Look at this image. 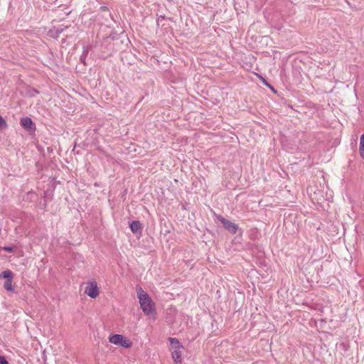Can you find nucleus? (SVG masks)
I'll use <instances>...</instances> for the list:
<instances>
[{
	"instance_id": "obj_7",
	"label": "nucleus",
	"mask_w": 364,
	"mask_h": 364,
	"mask_svg": "<svg viewBox=\"0 0 364 364\" xmlns=\"http://www.w3.org/2000/svg\"><path fill=\"white\" fill-rule=\"evenodd\" d=\"M183 346L175 348L172 352V358L176 363H181V349Z\"/></svg>"
},
{
	"instance_id": "obj_8",
	"label": "nucleus",
	"mask_w": 364,
	"mask_h": 364,
	"mask_svg": "<svg viewBox=\"0 0 364 364\" xmlns=\"http://www.w3.org/2000/svg\"><path fill=\"white\" fill-rule=\"evenodd\" d=\"M13 272L9 269L4 270L0 274V278H4L6 280L13 279Z\"/></svg>"
},
{
	"instance_id": "obj_16",
	"label": "nucleus",
	"mask_w": 364,
	"mask_h": 364,
	"mask_svg": "<svg viewBox=\"0 0 364 364\" xmlns=\"http://www.w3.org/2000/svg\"><path fill=\"white\" fill-rule=\"evenodd\" d=\"M262 80H263L264 83L267 86H268V87H270L272 90H274L273 87H272V86H271V85H269V83H268V82H267L264 78L262 79Z\"/></svg>"
},
{
	"instance_id": "obj_14",
	"label": "nucleus",
	"mask_w": 364,
	"mask_h": 364,
	"mask_svg": "<svg viewBox=\"0 0 364 364\" xmlns=\"http://www.w3.org/2000/svg\"><path fill=\"white\" fill-rule=\"evenodd\" d=\"M6 120L0 115V127H6Z\"/></svg>"
},
{
	"instance_id": "obj_10",
	"label": "nucleus",
	"mask_w": 364,
	"mask_h": 364,
	"mask_svg": "<svg viewBox=\"0 0 364 364\" xmlns=\"http://www.w3.org/2000/svg\"><path fill=\"white\" fill-rule=\"evenodd\" d=\"M4 287L6 291H13L14 288L12 285V279L6 280L4 284Z\"/></svg>"
},
{
	"instance_id": "obj_12",
	"label": "nucleus",
	"mask_w": 364,
	"mask_h": 364,
	"mask_svg": "<svg viewBox=\"0 0 364 364\" xmlns=\"http://www.w3.org/2000/svg\"><path fill=\"white\" fill-rule=\"evenodd\" d=\"M88 52H89L88 48H86V47H83V52H82V54L80 56V60L82 63H84V64H85V59H86V57H87V55L88 54Z\"/></svg>"
},
{
	"instance_id": "obj_2",
	"label": "nucleus",
	"mask_w": 364,
	"mask_h": 364,
	"mask_svg": "<svg viewBox=\"0 0 364 364\" xmlns=\"http://www.w3.org/2000/svg\"><path fill=\"white\" fill-rule=\"evenodd\" d=\"M217 219L223 224L224 228L231 234H235L239 229L238 225L232 223L220 215H216Z\"/></svg>"
},
{
	"instance_id": "obj_1",
	"label": "nucleus",
	"mask_w": 364,
	"mask_h": 364,
	"mask_svg": "<svg viewBox=\"0 0 364 364\" xmlns=\"http://www.w3.org/2000/svg\"><path fill=\"white\" fill-rule=\"evenodd\" d=\"M136 293L140 304V307L144 314L147 316L155 314V304L150 296L139 286L136 287Z\"/></svg>"
},
{
	"instance_id": "obj_9",
	"label": "nucleus",
	"mask_w": 364,
	"mask_h": 364,
	"mask_svg": "<svg viewBox=\"0 0 364 364\" xmlns=\"http://www.w3.org/2000/svg\"><path fill=\"white\" fill-rule=\"evenodd\" d=\"M359 152L360 157L364 159V133L360 136Z\"/></svg>"
},
{
	"instance_id": "obj_11",
	"label": "nucleus",
	"mask_w": 364,
	"mask_h": 364,
	"mask_svg": "<svg viewBox=\"0 0 364 364\" xmlns=\"http://www.w3.org/2000/svg\"><path fill=\"white\" fill-rule=\"evenodd\" d=\"M168 341L173 348H178V347H181V346H182L180 343L179 341L176 338L170 337V338H168Z\"/></svg>"
},
{
	"instance_id": "obj_3",
	"label": "nucleus",
	"mask_w": 364,
	"mask_h": 364,
	"mask_svg": "<svg viewBox=\"0 0 364 364\" xmlns=\"http://www.w3.org/2000/svg\"><path fill=\"white\" fill-rule=\"evenodd\" d=\"M109 341L110 343L118 345L122 347H129L130 343H128V341L124 339V336L120 334H114L109 337Z\"/></svg>"
},
{
	"instance_id": "obj_17",
	"label": "nucleus",
	"mask_w": 364,
	"mask_h": 364,
	"mask_svg": "<svg viewBox=\"0 0 364 364\" xmlns=\"http://www.w3.org/2000/svg\"><path fill=\"white\" fill-rule=\"evenodd\" d=\"M62 31H63V30H62V29H60V30L57 29V31H56V32H57L58 33H61Z\"/></svg>"
},
{
	"instance_id": "obj_13",
	"label": "nucleus",
	"mask_w": 364,
	"mask_h": 364,
	"mask_svg": "<svg viewBox=\"0 0 364 364\" xmlns=\"http://www.w3.org/2000/svg\"><path fill=\"white\" fill-rule=\"evenodd\" d=\"M2 249L7 252H12L14 250V247L13 246H4Z\"/></svg>"
},
{
	"instance_id": "obj_5",
	"label": "nucleus",
	"mask_w": 364,
	"mask_h": 364,
	"mask_svg": "<svg viewBox=\"0 0 364 364\" xmlns=\"http://www.w3.org/2000/svg\"><path fill=\"white\" fill-rule=\"evenodd\" d=\"M21 125L28 132H34L36 129L35 123L28 117L21 119Z\"/></svg>"
},
{
	"instance_id": "obj_15",
	"label": "nucleus",
	"mask_w": 364,
	"mask_h": 364,
	"mask_svg": "<svg viewBox=\"0 0 364 364\" xmlns=\"http://www.w3.org/2000/svg\"><path fill=\"white\" fill-rule=\"evenodd\" d=\"M0 364H9L7 360L3 355H0Z\"/></svg>"
},
{
	"instance_id": "obj_6",
	"label": "nucleus",
	"mask_w": 364,
	"mask_h": 364,
	"mask_svg": "<svg viewBox=\"0 0 364 364\" xmlns=\"http://www.w3.org/2000/svg\"><path fill=\"white\" fill-rule=\"evenodd\" d=\"M129 228H130L132 232L134 234H136L138 232H141V230L142 229V225H141V223H140V221L134 220L130 223Z\"/></svg>"
},
{
	"instance_id": "obj_4",
	"label": "nucleus",
	"mask_w": 364,
	"mask_h": 364,
	"mask_svg": "<svg viewBox=\"0 0 364 364\" xmlns=\"http://www.w3.org/2000/svg\"><path fill=\"white\" fill-rule=\"evenodd\" d=\"M85 294L92 299L96 298L99 294L97 283L95 282H90L89 285L85 287Z\"/></svg>"
}]
</instances>
